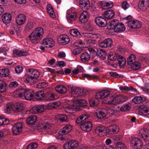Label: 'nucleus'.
Wrapping results in <instances>:
<instances>
[{
  "mask_svg": "<svg viewBox=\"0 0 149 149\" xmlns=\"http://www.w3.org/2000/svg\"><path fill=\"white\" fill-rule=\"evenodd\" d=\"M56 91L58 93L64 94L67 91V88L61 85H59L55 87Z\"/></svg>",
  "mask_w": 149,
  "mask_h": 149,
  "instance_id": "obj_32",
  "label": "nucleus"
},
{
  "mask_svg": "<svg viewBox=\"0 0 149 149\" xmlns=\"http://www.w3.org/2000/svg\"><path fill=\"white\" fill-rule=\"evenodd\" d=\"M42 44L47 47H52L55 45V42L51 38H46L44 39Z\"/></svg>",
  "mask_w": 149,
  "mask_h": 149,
  "instance_id": "obj_16",
  "label": "nucleus"
},
{
  "mask_svg": "<svg viewBox=\"0 0 149 149\" xmlns=\"http://www.w3.org/2000/svg\"><path fill=\"white\" fill-rule=\"evenodd\" d=\"M48 85V83L45 81L40 82L37 85V88H42L46 87Z\"/></svg>",
  "mask_w": 149,
  "mask_h": 149,
  "instance_id": "obj_54",
  "label": "nucleus"
},
{
  "mask_svg": "<svg viewBox=\"0 0 149 149\" xmlns=\"http://www.w3.org/2000/svg\"><path fill=\"white\" fill-rule=\"evenodd\" d=\"M116 149H127L126 146L124 144L119 143L117 144Z\"/></svg>",
  "mask_w": 149,
  "mask_h": 149,
  "instance_id": "obj_62",
  "label": "nucleus"
},
{
  "mask_svg": "<svg viewBox=\"0 0 149 149\" xmlns=\"http://www.w3.org/2000/svg\"><path fill=\"white\" fill-rule=\"evenodd\" d=\"M7 85L3 81L0 80V92L3 93L6 90Z\"/></svg>",
  "mask_w": 149,
  "mask_h": 149,
  "instance_id": "obj_45",
  "label": "nucleus"
},
{
  "mask_svg": "<svg viewBox=\"0 0 149 149\" xmlns=\"http://www.w3.org/2000/svg\"><path fill=\"white\" fill-rule=\"evenodd\" d=\"M90 58L89 54L86 52L83 53L81 56V59L82 62L88 61Z\"/></svg>",
  "mask_w": 149,
  "mask_h": 149,
  "instance_id": "obj_38",
  "label": "nucleus"
},
{
  "mask_svg": "<svg viewBox=\"0 0 149 149\" xmlns=\"http://www.w3.org/2000/svg\"><path fill=\"white\" fill-rule=\"evenodd\" d=\"M52 126L50 123H44L39 124L38 127V130L40 132L47 131L51 129Z\"/></svg>",
  "mask_w": 149,
  "mask_h": 149,
  "instance_id": "obj_23",
  "label": "nucleus"
},
{
  "mask_svg": "<svg viewBox=\"0 0 149 149\" xmlns=\"http://www.w3.org/2000/svg\"><path fill=\"white\" fill-rule=\"evenodd\" d=\"M135 58L136 56L134 55L133 54H131L127 59L128 64L131 65L134 62H135Z\"/></svg>",
  "mask_w": 149,
  "mask_h": 149,
  "instance_id": "obj_52",
  "label": "nucleus"
},
{
  "mask_svg": "<svg viewBox=\"0 0 149 149\" xmlns=\"http://www.w3.org/2000/svg\"><path fill=\"white\" fill-rule=\"evenodd\" d=\"M67 19L69 23H71L75 20L77 17V13L74 10L69 9L67 11Z\"/></svg>",
  "mask_w": 149,
  "mask_h": 149,
  "instance_id": "obj_8",
  "label": "nucleus"
},
{
  "mask_svg": "<svg viewBox=\"0 0 149 149\" xmlns=\"http://www.w3.org/2000/svg\"><path fill=\"white\" fill-rule=\"evenodd\" d=\"M79 145V142L75 140H71L66 142L63 145L64 149H74Z\"/></svg>",
  "mask_w": 149,
  "mask_h": 149,
  "instance_id": "obj_6",
  "label": "nucleus"
},
{
  "mask_svg": "<svg viewBox=\"0 0 149 149\" xmlns=\"http://www.w3.org/2000/svg\"><path fill=\"white\" fill-rule=\"evenodd\" d=\"M125 27L123 24L118 23L114 30L115 32H122L125 30Z\"/></svg>",
  "mask_w": 149,
  "mask_h": 149,
  "instance_id": "obj_37",
  "label": "nucleus"
},
{
  "mask_svg": "<svg viewBox=\"0 0 149 149\" xmlns=\"http://www.w3.org/2000/svg\"><path fill=\"white\" fill-rule=\"evenodd\" d=\"M74 102L77 106L84 107L87 105V102L84 100H75Z\"/></svg>",
  "mask_w": 149,
  "mask_h": 149,
  "instance_id": "obj_41",
  "label": "nucleus"
},
{
  "mask_svg": "<svg viewBox=\"0 0 149 149\" xmlns=\"http://www.w3.org/2000/svg\"><path fill=\"white\" fill-rule=\"evenodd\" d=\"M29 71L31 72V77L35 80L37 81V78L39 77L40 75V73L36 69H30L29 70Z\"/></svg>",
  "mask_w": 149,
  "mask_h": 149,
  "instance_id": "obj_30",
  "label": "nucleus"
},
{
  "mask_svg": "<svg viewBox=\"0 0 149 149\" xmlns=\"http://www.w3.org/2000/svg\"><path fill=\"white\" fill-rule=\"evenodd\" d=\"M112 40L110 38H107L99 43V46L102 48H107L111 47L113 45Z\"/></svg>",
  "mask_w": 149,
  "mask_h": 149,
  "instance_id": "obj_7",
  "label": "nucleus"
},
{
  "mask_svg": "<svg viewBox=\"0 0 149 149\" xmlns=\"http://www.w3.org/2000/svg\"><path fill=\"white\" fill-rule=\"evenodd\" d=\"M2 19L3 23L6 24H8L10 23L12 16L9 13H6L3 14L2 16Z\"/></svg>",
  "mask_w": 149,
  "mask_h": 149,
  "instance_id": "obj_22",
  "label": "nucleus"
},
{
  "mask_svg": "<svg viewBox=\"0 0 149 149\" xmlns=\"http://www.w3.org/2000/svg\"><path fill=\"white\" fill-rule=\"evenodd\" d=\"M26 17L24 14H20L18 15L15 18L16 24L19 26L23 25L26 21Z\"/></svg>",
  "mask_w": 149,
  "mask_h": 149,
  "instance_id": "obj_13",
  "label": "nucleus"
},
{
  "mask_svg": "<svg viewBox=\"0 0 149 149\" xmlns=\"http://www.w3.org/2000/svg\"><path fill=\"white\" fill-rule=\"evenodd\" d=\"M65 110L68 113H72L77 111V107L74 105L68 106L65 108Z\"/></svg>",
  "mask_w": 149,
  "mask_h": 149,
  "instance_id": "obj_44",
  "label": "nucleus"
},
{
  "mask_svg": "<svg viewBox=\"0 0 149 149\" xmlns=\"http://www.w3.org/2000/svg\"><path fill=\"white\" fill-rule=\"evenodd\" d=\"M131 108V105L130 104H127L122 106L120 109L121 111H129Z\"/></svg>",
  "mask_w": 149,
  "mask_h": 149,
  "instance_id": "obj_47",
  "label": "nucleus"
},
{
  "mask_svg": "<svg viewBox=\"0 0 149 149\" xmlns=\"http://www.w3.org/2000/svg\"><path fill=\"white\" fill-rule=\"evenodd\" d=\"M45 96V94L44 92L42 91H37L34 95L35 98L38 100L43 99Z\"/></svg>",
  "mask_w": 149,
  "mask_h": 149,
  "instance_id": "obj_35",
  "label": "nucleus"
},
{
  "mask_svg": "<svg viewBox=\"0 0 149 149\" xmlns=\"http://www.w3.org/2000/svg\"><path fill=\"white\" fill-rule=\"evenodd\" d=\"M13 55L14 56L20 57L25 56L28 55V53L26 51L22 50L19 51L17 49H14L13 50Z\"/></svg>",
  "mask_w": 149,
  "mask_h": 149,
  "instance_id": "obj_26",
  "label": "nucleus"
},
{
  "mask_svg": "<svg viewBox=\"0 0 149 149\" xmlns=\"http://www.w3.org/2000/svg\"><path fill=\"white\" fill-rule=\"evenodd\" d=\"M55 96L54 93H49L46 95V97L48 100H52L55 99Z\"/></svg>",
  "mask_w": 149,
  "mask_h": 149,
  "instance_id": "obj_57",
  "label": "nucleus"
},
{
  "mask_svg": "<svg viewBox=\"0 0 149 149\" xmlns=\"http://www.w3.org/2000/svg\"><path fill=\"white\" fill-rule=\"evenodd\" d=\"M10 70L8 69H2L1 77H6L9 75Z\"/></svg>",
  "mask_w": 149,
  "mask_h": 149,
  "instance_id": "obj_55",
  "label": "nucleus"
},
{
  "mask_svg": "<svg viewBox=\"0 0 149 149\" xmlns=\"http://www.w3.org/2000/svg\"><path fill=\"white\" fill-rule=\"evenodd\" d=\"M69 33L71 35L76 37H80L81 36L80 33L76 29H71Z\"/></svg>",
  "mask_w": 149,
  "mask_h": 149,
  "instance_id": "obj_42",
  "label": "nucleus"
},
{
  "mask_svg": "<svg viewBox=\"0 0 149 149\" xmlns=\"http://www.w3.org/2000/svg\"><path fill=\"white\" fill-rule=\"evenodd\" d=\"M139 113L141 115L146 116L149 114V107L147 106H143L139 108Z\"/></svg>",
  "mask_w": 149,
  "mask_h": 149,
  "instance_id": "obj_25",
  "label": "nucleus"
},
{
  "mask_svg": "<svg viewBox=\"0 0 149 149\" xmlns=\"http://www.w3.org/2000/svg\"><path fill=\"white\" fill-rule=\"evenodd\" d=\"M139 9L145 11L149 8V0H140L138 4Z\"/></svg>",
  "mask_w": 149,
  "mask_h": 149,
  "instance_id": "obj_10",
  "label": "nucleus"
},
{
  "mask_svg": "<svg viewBox=\"0 0 149 149\" xmlns=\"http://www.w3.org/2000/svg\"><path fill=\"white\" fill-rule=\"evenodd\" d=\"M118 54L116 53H110L108 55V58L111 61H114L116 59Z\"/></svg>",
  "mask_w": 149,
  "mask_h": 149,
  "instance_id": "obj_53",
  "label": "nucleus"
},
{
  "mask_svg": "<svg viewBox=\"0 0 149 149\" xmlns=\"http://www.w3.org/2000/svg\"><path fill=\"white\" fill-rule=\"evenodd\" d=\"M95 22L98 26L101 27L104 26L107 24L105 19L101 16L96 17L95 19Z\"/></svg>",
  "mask_w": 149,
  "mask_h": 149,
  "instance_id": "obj_20",
  "label": "nucleus"
},
{
  "mask_svg": "<svg viewBox=\"0 0 149 149\" xmlns=\"http://www.w3.org/2000/svg\"><path fill=\"white\" fill-rule=\"evenodd\" d=\"M88 17V12L86 10H84L83 12L80 15L79 21L81 23H85L87 21Z\"/></svg>",
  "mask_w": 149,
  "mask_h": 149,
  "instance_id": "obj_21",
  "label": "nucleus"
},
{
  "mask_svg": "<svg viewBox=\"0 0 149 149\" xmlns=\"http://www.w3.org/2000/svg\"><path fill=\"white\" fill-rule=\"evenodd\" d=\"M47 10L51 17L52 18L55 17V15L54 10L52 6L50 4H49L47 5Z\"/></svg>",
  "mask_w": 149,
  "mask_h": 149,
  "instance_id": "obj_33",
  "label": "nucleus"
},
{
  "mask_svg": "<svg viewBox=\"0 0 149 149\" xmlns=\"http://www.w3.org/2000/svg\"><path fill=\"white\" fill-rule=\"evenodd\" d=\"M72 127L70 125H66L59 131L58 134L60 135H63L69 133L72 129Z\"/></svg>",
  "mask_w": 149,
  "mask_h": 149,
  "instance_id": "obj_17",
  "label": "nucleus"
},
{
  "mask_svg": "<svg viewBox=\"0 0 149 149\" xmlns=\"http://www.w3.org/2000/svg\"><path fill=\"white\" fill-rule=\"evenodd\" d=\"M92 124L90 121H86L81 123L80 127L81 130L85 131H90L92 129Z\"/></svg>",
  "mask_w": 149,
  "mask_h": 149,
  "instance_id": "obj_9",
  "label": "nucleus"
},
{
  "mask_svg": "<svg viewBox=\"0 0 149 149\" xmlns=\"http://www.w3.org/2000/svg\"><path fill=\"white\" fill-rule=\"evenodd\" d=\"M44 33V30L41 27H37L29 36V39L33 43L38 42L41 39Z\"/></svg>",
  "mask_w": 149,
  "mask_h": 149,
  "instance_id": "obj_1",
  "label": "nucleus"
},
{
  "mask_svg": "<svg viewBox=\"0 0 149 149\" xmlns=\"http://www.w3.org/2000/svg\"><path fill=\"white\" fill-rule=\"evenodd\" d=\"M127 99V97L124 95H119L115 97L112 96L109 97L108 100L104 102L111 105H116L125 102Z\"/></svg>",
  "mask_w": 149,
  "mask_h": 149,
  "instance_id": "obj_2",
  "label": "nucleus"
},
{
  "mask_svg": "<svg viewBox=\"0 0 149 149\" xmlns=\"http://www.w3.org/2000/svg\"><path fill=\"white\" fill-rule=\"evenodd\" d=\"M58 120L61 122H67L68 119L67 116L64 114H58L57 115Z\"/></svg>",
  "mask_w": 149,
  "mask_h": 149,
  "instance_id": "obj_46",
  "label": "nucleus"
},
{
  "mask_svg": "<svg viewBox=\"0 0 149 149\" xmlns=\"http://www.w3.org/2000/svg\"><path fill=\"white\" fill-rule=\"evenodd\" d=\"M114 14V12L112 10H109L104 12V16L105 18L110 19L113 17Z\"/></svg>",
  "mask_w": 149,
  "mask_h": 149,
  "instance_id": "obj_31",
  "label": "nucleus"
},
{
  "mask_svg": "<svg viewBox=\"0 0 149 149\" xmlns=\"http://www.w3.org/2000/svg\"><path fill=\"white\" fill-rule=\"evenodd\" d=\"M95 132L100 137L108 134L107 127L102 125H100L97 126L95 129Z\"/></svg>",
  "mask_w": 149,
  "mask_h": 149,
  "instance_id": "obj_5",
  "label": "nucleus"
},
{
  "mask_svg": "<svg viewBox=\"0 0 149 149\" xmlns=\"http://www.w3.org/2000/svg\"><path fill=\"white\" fill-rule=\"evenodd\" d=\"M127 25L130 28L135 29L140 28L141 26V24L139 21L134 20L128 21Z\"/></svg>",
  "mask_w": 149,
  "mask_h": 149,
  "instance_id": "obj_11",
  "label": "nucleus"
},
{
  "mask_svg": "<svg viewBox=\"0 0 149 149\" xmlns=\"http://www.w3.org/2000/svg\"><path fill=\"white\" fill-rule=\"evenodd\" d=\"M146 100L145 97H142L141 96H138L135 97L132 100V102L136 104H139L142 103L145 101Z\"/></svg>",
  "mask_w": 149,
  "mask_h": 149,
  "instance_id": "obj_36",
  "label": "nucleus"
},
{
  "mask_svg": "<svg viewBox=\"0 0 149 149\" xmlns=\"http://www.w3.org/2000/svg\"><path fill=\"white\" fill-rule=\"evenodd\" d=\"M130 140V144L133 147L136 149H140L142 148L143 143L139 138L132 137Z\"/></svg>",
  "mask_w": 149,
  "mask_h": 149,
  "instance_id": "obj_3",
  "label": "nucleus"
},
{
  "mask_svg": "<svg viewBox=\"0 0 149 149\" xmlns=\"http://www.w3.org/2000/svg\"><path fill=\"white\" fill-rule=\"evenodd\" d=\"M61 104L59 102H54L49 104V106L52 107V108H56L58 107Z\"/></svg>",
  "mask_w": 149,
  "mask_h": 149,
  "instance_id": "obj_64",
  "label": "nucleus"
},
{
  "mask_svg": "<svg viewBox=\"0 0 149 149\" xmlns=\"http://www.w3.org/2000/svg\"><path fill=\"white\" fill-rule=\"evenodd\" d=\"M97 100V99L96 100ZM95 100H89V103L91 107H95L97 106L99 104V102H96Z\"/></svg>",
  "mask_w": 149,
  "mask_h": 149,
  "instance_id": "obj_63",
  "label": "nucleus"
},
{
  "mask_svg": "<svg viewBox=\"0 0 149 149\" xmlns=\"http://www.w3.org/2000/svg\"><path fill=\"white\" fill-rule=\"evenodd\" d=\"M25 81L27 83H35L36 82L35 81V80L31 77V76H28V77L26 78L25 80Z\"/></svg>",
  "mask_w": 149,
  "mask_h": 149,
  "instance_id": "obj_58",
  "label": "nucleus"
},
{
  "mask_svg": "<svg viewBox=\"0 0 149 149\" xmlns=\"http://www.w3.org/2000/svg\"><path fill=\"white\" fill-rule=\"evenodd\" d=\"M119 21L117 19H114L111 21L109 24L110 28L114 30V28L116 27Z\"/></svg>",
  "mask_w": 149,
  "mask_h": 149,
  "instance_id": "obj_51",
  "label": "nucleus"
},
{
  "mask_svg": "<svg viewBox=\"0 0 149 149\" xmlns=\"http://www.w3.org/2000/svg\"><path fill=\"white\" fill-rule=\"evenodd\" d=\"M79 6L84 11L88 10L90 8V3L88 0H80Z\"/></svg>",
  "mask_w": 149,
  "mask_h": 149,
  "instance_id": "obj_19",
  "label": "nucleus"
},
{
  "mask_svg": "<svg viewBox=\"0 0 149 149\" xmlns=\"http://www.w3.org/2000/svg\"><path fill=\"white\" fill-rule=\"evenodd\" d=\"M107 130H108V134L109 133L111 132L113 133H116L119 131V128L118 126L116 125H111L109 127H107Z\"/></svg>",
  "mask_w": 149,
  "mask_h": 149,
  "instance_id": "obj_28",
  "label": "nucleus"
},
{
  "mask_svg": "<svg viewBox=\"0 0 149 149\" xmlns=\"http://www.w3.org/2000/svg\"><path fill=\"white\" fill-rule=\"evenodd\" d=\"M72 93L74 97H77L83 96L84 94V90L83 89L76 88L72 90Z\"/></svg>",
  "mask_w": 149,
  "mask_h": 149,
  "instance_id": "obj_24",
  "label": "nucleus"
},
{
  "mask_svg": "<svg viewBox=\"0 0 149 149\" xmlns=\"http://www.w3.org/2000/svg\"><path fill=\"white\" fill-rule=\"evenodd\" d=\"M38 146L37 143H32L28 145L27 149H35Z\"/></svg>",
  "mask_w": 149,
  "mask_h": 149,
  "instance_id": "obj_61",
  "label": "nucleus"
},
{
  "mask_svg": "<svg viewBox=\"0 0 149 149\" xmlns=\"http://www.w3.org/2000/svg\"><path fill=\"white\" fill-rule=\"evenodd\" d=\"M96 55L104 59L106 57L107 53L104 50L98 49L97 51Z\"/></svg>",
  "mask_w": 149,
  "mask_h": 149,
  "instance_id": "obj_40",
  "label": "nucleus"
},
{
  "mask_svg": "<svg viewBox=\"0 0 149 149\" xmlns=\"http://www.w3.org/2000/svg\"><path fill=\"white\" fill-rule=\"evenodd\" d=\"M110 94V92L107 90H103L97 92L95 95V98L97 99H104L105 102L108 100L109 98V95Z\"/></svg>",
  "mask_w": 149,
  "mask_h": 149,
  "instance_id": "obj_4",
  "label": "nucleus"
},
{
  "mask_svg": "<svg viewBox=\"0 0 149 149\" xmlns=\"http://www.w3.org/2000/svg\"><path fill=\"white\" fill-rule=\"evenodd\" d=\"M12 129L14 134L16 135L19 134L22 131V123L21 122L16 123Z\"/></svg>",
  "mask_w": 149,
  "mask_h": 149,
  "instance_id": "obj_15",
  "label": "nucleus"
},
{
  "mask_svg": "<svg viewBox=\"0 0 149 149\" xmlns=\"http://www.w3.org/2000/svg\"><path fill=\"white\" fill-rule=\"evenodd\" d=\"M102 8L104 9H106L109 8H111L113 6V3L111 2H105L104 1H102L101 2Z\"/></svg>",
  "mask_w": 149,
  "mask_h": 149,
  "instance_id": "obj_43",
  "label": "nucleus"
},
{
  "mask_svg": "<svg viewBox=\"0 0 149 149\" xmlns=\"http://www.w3.org/2000/svg\"><path fill=\"white\" fill-rule=\"evenodd\" d=\"M58 40L60 44L64 45L67 44L70 42V38L68 36L63 35L58 37Z\"/></svg>",
  "mask_w": 149,
  "mask_h": 149,
  "instance_id": "obj_18",
  "label": "nucleus"
},
{
  "mask_svg": "<svg viewBox=\"0 0 149 149\" xmlns=\"http://www.w3.org/2000/svg\"><path fill=\"white\" fill-rule=\"evenodd\" d=\"M34 23L32 22H29L27 23L25 27V30L26 32H29L33 27Z\"/></svg>",
  "mask_w": 149,
  "mask_h": 149,
  "instance_id": "obj_50",
  "label": "nucleus"
},
{
  "mask_svg": "<svg viewBox=\"0 0 149 149\" xmlns=\"http://www.w3.org/2000/svg\"><path fill=\"white\" fill-rule=\"evenodd\" d=\"M130 65L134 70H139L141 67V63L138 62H134Z\"/></svg>",
  "mask_w": 149,
  "mask_h": 149,
  "instance_id": "obj_49",
  "label": "nucleus"
},
{
  "mask_svg": "<svg viewBox=\"0 0 149 149\" xmlns=\"http://www.w3.org/2000/svg\"><path fill=\"white\" fill-rule=\"evenodd\" d=\"M118 64L120 67H123L126 64L125 58L122 56L118 55L117 58Z\"/></svg>",
  "mask_w": 149,
  "mask_h": 149,
  "instance_id": "obj_39",
  "label": "nucleus"
},
{
  "mask_svg": "<svg viewBox=\"0 0 149 149\" xmlns=\"http://www.w3.org/2000/svg\"><path fill=\"white\" fill-rule=\"evenodd\" d=\"M13 103H10L6 105V109H5V112L7 113H9L10 112L11 109L12 110Z\"/></svg>",
  "mask_w": 149,
  "mask_h": 149,
  "instance_id": "obj_60",
  "label": "nucleus"
},
{
  "mask_svg": "<svg viewBox=\"0 0 149 149\" xmlns=\"http://www.w3.org/2000/svg\"><path fill=\"white\" fill-rule=\"evenodd\" d=\"M107 110L105 109H103L97 111L96 113V115L99 118H103L106 115Z\"/></svg>",
  "mask_w": 149,
  "mask_h": 149,
  "instance_id": "obj_34",
  "label": "nucleus"
},
{
  "mask_svg": "<svg viewBox=\"0 0 149 149\" xmlns=\"http://www.w3.org/2000/svg\"><path fill=\"white\" fill-rule=\"evenodd\" d=\"M34 91L32 89H25L24 91V96L25 99L28 100H32L34 97Z\"/></svg>",
  "mask_w": 149,
  "mask_h": 149,
  "instance_id": "obj_14",
  "label": "nucleus"
},
{
  "mask_svg": "<svg viewBox=\"0 0 149 149\" xmlns=\"http://www.w3.org/2000/svg\"><path fill=\"white\" fill-rule=\"evenodd\" d=\"M139 136L143 139L148 137L149 136V130L146 128L141 129L139 131Z\"/></svg>",
  "mask_w": 149,
  "mask_h": 149,
  "instance_id": "obj_27",
  "label": "nucleus"
},
{
  "mask_svg": "<svg viewBox=\"0 0 149 149\" xmlns=\"http://www.w3.org/2000/svg\"><path fill=\"white\" fill-rule=\"evenodd\" d=\"M9 120L3 117L0 116V125H7L9 124Z\"/></svg>",
  "mask_w": 149,
  "mask_h": 149,
  "instance_id": "obj_48",
  "label": "nucleus"
},
{
  "mask_svg": "<svg viewBox=\"0 0 149 149\" xmlns=\"http://www.w3.org/2000/svg\"><path fill=\"white\" fill-rule=\"evenodd\" d=\"M25 106L24 104L21 103H13L12 110L16 112H19L24 109Z\"/></svg>",
  "mask_w": 149,
  "mask_h": 149,
  "instance_id": "obj_12",
  "label": "nucleus"
},
{
  "mask_svg": "<svg viewBox=\"0 0 149 149\" xmlns=\"http://www.w3.org/2000/svg\"><path fill=\"white\" fill-rule=\"evenodd\" d=\"M37 117L36 116H31L27 119L26 123L29 125H32L37 121Z\"/></svg>",
  "mask_w": 149,
  "mask_h": 149,
  "instance_id": "obj_29",
  "label": "nucleus"
},
{
  "mask_svg": "<svg viewBox=\"0 0 149 149\" xmlns=\"http://www.w3.org/2000/svg\"><path fill=\"white\" fill-rule=\"evenodd\" d=\"M82 76L83 77H86L88 79H97L98 77L97 76L94 75H91L88 74H82Z\"/></svg>",
  "mask_w": 149,
  "mask_h": 149,
  "instance_id": "obj_59",
  "label": "nucleus"
},
{
  "mask_svg": "<svg viewBox=\"0 0 149 149\" xmlns=\"http://www.w3.org/2000/svg\"><path fill=\"white\" fill-rule=\"evenodd\" d=\"M25 89H20L16 90L15 91L14 93L16 95L19 97H21L23 95V93H24V91Z\"/></svg>",
  "mask_w": 149,
  "mask_h": 149,
  "instance_id": "obj_56",
  "label": "nucleus"
}]
</instances>
